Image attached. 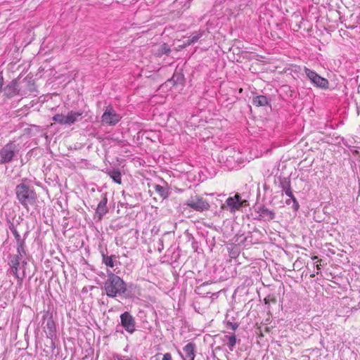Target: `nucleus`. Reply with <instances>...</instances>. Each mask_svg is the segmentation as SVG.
Segmentation results:
<instances>
[{"instance_id":"nucleus-1","label":"nucleus","mask_w":360,"mask_h":360,"mask_svg":"<svg viewBox=\"0 0 360 360\" xmlns=\"http://www.w3.org/2000/svg\"><path fill=\"white\" fill-rule=\"evenodd\" d=\"M15 193L19 203L27 210L37 204V194L27 179H21V182L15 186Z\"/></svg>"},{"instance_id":"nucleus-2","label":"nucleus","mask_w":360,"mask_h":360,"mask_svg":"<svg viewBox=\"0 0 360 360\" xmlns=\"http://www.w3.org/2000/svg\"><path fill=\"white\" fill-rule=\"evenodd\" d=\"M103 288L106 295L109 297L115 298L117 296L130 297L127 283L121 277L111 271L108 272L107 279L104 282Z\"/></svg>"},{"instance_id":"nucleus-3","label":"nucleus","mask_w":360,"mask_h":360,"mask_svg":"<svg viewBox=\"0 0 360 360\" xmlns=\"http://www.w3.org/2000/svg\"><path fill=\"white\" fill-rule=\"evenodd\" d=\"M19 152L18 145L9 141L0 149V165L11 162Z\"/></svg>"},{"instance_id":"nucleus-4","label":"nucleus","mask_w":360,"mask_h":360,"mask_svg":"<svg viewBox=\"0 0 360 360\" xmlns=\"http://www.w3.org/2000/svg\"><path fill=\"white\" fill-rule=\"evenodd\" d=\"M304 70L307 78L314 86L322 89H327L328 88L329 82L327 79L321 77L315 71L307 67H304Z\"/></svg>"},{"instance_id":"nucleus-5","label":"nucleus","mask_w":360,"mask_h":360,"mask_svg":"<svg viewBox=\"0 0 360 360\" xmlns=\"http://www.w3.org/2000/svg\"><path fill=\"white\" fill-rule=\"evenodd\" d=\"M247 205V200H242L240 194L236 193L233 197H229L225 204L221 206L222 209L229 210L231 213H234L240 207Z\"/></svg>"},{"instance_id":"nucleus-6","label":"nucleus","mask_w":360,"mask_h":360,"mask_svg":"<svg viewBox=\"0 0 360 360\" xmlns=\"http://www.w3.org/2000/svg\"><path fill=\"white\" fill-rule=\"evenodd\" d=\"M238 153L232 147H227L219 155V161L226 164L227 167H233Z\"/></svg>"},{"instance_id":"nucleus-7","label":"nucleus","mask_w":360,"mask_h":360,"mask_svg":"<svg viewBox=\"0 0 360 360\" xmlns=\"http://www.w3.org/2000/svg\"><path fill=\"white\" fill-rule=\"evenodd\" d=\"M122 117L117 114L111 106H108L101 116V122L103 124L115 126Z\"/></svg>"},{"instance_id":"nucleus-8","label":"nucleus","mask_w":360,"mask_h":360,"mask_svg":"<svg viewBox=\"0 0 360 360\" xmlns=\"http://www.w3.org/2000/svg\"><path fill=\"white\" fill-rule=\"evenodd\" d=\"M186 205L198 212L208 210L210 208V205L207 201L199 195L191 197L186 201Z\"/></svg>"},{"instance_id":"nucleus-9","label":"nucleus","mask_w":360,"mask_h":360,"mask_svg":"<svg viewBox=\"0 0 360 360\" xmlns=\"http://www.w3.org/2000/svg\"><path fill=\"white\" fill-rule=\"evenodd\" d=\"M121 326L127 332L132 334L136 330V321L134 317L128 311L120 315Z\"/></svg>"},{"instance_id":"nucleus-10","label":"nucleus","mask_w":360,"mask_h":360,"mask_svg":"<svg viewBox=\"0 0 360 360\" xmlns=\"http://www.w3.org/2000/svg\"><path fill=\"white\" fill-rule=\"evenodd\" d=\"M2 90L4 96L7 98H11L20 93V89L16 79L12 80L4 89L2 88Z\"/></svg>"},{"instance_id":"nucleus-11","label":"nucleus","mask_w":360,"mask_h":360,"mask_svg":"<svg viewBox=\"0 0 360 360\" xmlns=\"http://www.w3.org/2000/svg\"><path fill=\"white\" fill-rule=\"evenodd\" d=\"M8 265L10 266L11 272L14 275V276L17 278L18 284L21 286L22 284L23 278L25 276V271L23 270L22 276H20L18 274L19 268L20 263L15 260L9 259Z\"/></svg>"},{"instance_id":"nucleus-12","label":"nucleus","mask_w":360,"mask_h":360,"mask_svg":"<svg viewBox=\"0 0 360 360\" xmlns=\"http://www.w3.org/2000/svg\"><path fill=\"white\" fill-rule=\"evenodd\" d=\"M184 356H182L183 360H194L195 356L196 346L193 342H188L183 347Z\"/></svg>"},{"instance_id":"nucleus-13","label":"nucleus","mask_w":360,"mask_h":360,"mask_svg":"<svg viewBox=\"0 0 360 360\" xmlns=\"http://www.w3.org/2000/svg\"><path fill=\"white\" fill-rule=\"evenodd\" d=\"M255 210L256 212L259 213L261 217H263L268 221H271L275 218V212L269 210L264 205L256 207Z\"/></svg>"},{"instance_id":"nucleus-14","label":"nucleus","mask_w":360,"mask_h":360,"mask_svg":"<svg viewBox=\"0 0 360 360\" xmlns=\"http://www.w3.org/2000/svg\"><path fill=\"white\" fill-rule=\"evenodd\" d=\"M44 329L48 338L53 340L56 337L55 323L51 317L47 320Z\"/></svg>"},{"instance_id":"nucleus-15","label":"nucleus","mask_w":360,"mask_h":360,"mask_svg":"<svg viewBox=\"0 0 360 360\" xmlns=\"http://www.w3.org/2000/svg\"><path fill=\"white\" fill-rule=\"evenodd\" d=\"M107 202H108V198L105 195L103 197L102 200L99 202L96 214L98 215V219H101L102 217L108 212V210L107 208Z\"/></svg>"},{"instance_id":"nucleus-16","label":"nucleus","mask_w":360,"mask_h":360,"mask_svg":"<svg viewBox=\"0 0 360 360\" xmlns=\"http://www.w3.org/2000/svg\"><path fill=\"white\" fill-rule=\"evenodd\" d=\"M279 180V186L282 189L283 191L285 192L286 195H290L292 191L290 179L288 177H281L278 178Z\"/></svg>"},{"instance_id":"nucleus-17","label":"nucleus","mask_w":360,"mask_h":360,"mask_svg":"<svg viewBox=\"0 0 360 360\" xmlns=\"http://www.w3.org/2000/svg\"><path fill=\"white\" fill-rule=\"evenodd\" d=\"M252 104L257 107L270 105L269 99L263 95L253 97Z\"/></svg>"},{"instance_id":"nucleus-18","label":"nucleus","mask_w":360,"mask_h":360,"mask_svg":"<svg viewBox=\"0 0 360 360\" xmlns=\"http://www.w3.org/2000/svg\"><path fill=\"white\" fill-rule=\"evenodd\" d=\"M82 112L70 111L66 115L68 125H71L77 122L82 115Z\"/></svg>"},{"instance_id":"nucleus-19","label":"nucleus","mask_w":360,"mask_h":360,"mask_svg":"<svg viewBox=\"0 0 360 360\" xmlns=\"http://www.w3.org/2000/svg\"><path fill=\"white\" fill-rule=\"evenodd\" d=\"M224 342H228V347L230 351H233L236 344V337L234 334L231 335H224L222 338Z\"/></svg>"},{"instance_id":"nucleus-20","label":"nucleus","mask_w":360,"mask_h":360,"mask_svg":"<svg viewBox=\"0 0 360 360\" xmlns=\"http://www.w3.org/2000/svg\"><path fill=\"white\" fill-rule=\"evenodd\" d=\"M154 188L155 192L163 199H166L169 197V191L167 188L163 187L160 185H155Z\"/></svg>"},{"instance_id":"nucleus-21","label":"nucleus","mask_w":360,"mask_h":360,"mask_svg":"<svg viewBox=\"0 0 360 360\" xmlns=\"http://www.w3.org/2000/svg\"><path fill=\"white\" fill-rule=\"evenodd\" d=\"M109 176L117 184H122L121 173L118 169H113L108 172Z\"/></svg>"},{"instance_id":"nucleus-22","label":"nucleus","mask_w":360,"mask_h":360,"mask_svg":"<svg viewBox=\"0 0 360 360\" xmlns=\"http://www.w3.org/2000/svg\"><path fill=\"white\" fill-rule=\"evenodd\" d=\"M101 257H102V262L103 264H105L107 266L112 268L114 266V262L112 259V257H115V255L108 256L104 251H101Z\"/></svg>"},{"instance_id":"nucleus-23","label":"nucleus","mask_w":360,"mask_h":360,"mask_svg":"<svg viewBox=\"0 0 360 360\" xmlns=\"http://www.w3.org/2000/svg\"><path fill=\"white\" fill-rule=\"evenodd\" d=\"M52 120L62 125H68L67 117L66 115L63 114H56L53 117Z\"/></svg>"},{"instance_id":"nucleus-24","label":"nucleus","mask_w":360,"mask_h":360,"mask_svg":"<svg viewBox=\"0 0 360 360\" xmlns=\"http://www.w3.org/2000/svg\"><path fill=\"white\" fill-rule=\"evenodd\" d=\"M288 197H290V199L288 200H285V203L289 205H290L291 202H292V208L295 211H297L300 208V205L296 199V198L295 197V195H293L292 192L291 193V195H288Z\"/></svg>"},{"instance_id":"nucleus-25","label":"nucleus","mask_w":360,"mask_h":360,"mask_svg":"<svg viewBox=\"0 0 360 360\" xmlns=\"http://www.w3.org/2000/svg\"><path fill=\"white\" fill-rule=\"evenodd\" d=\"M171 49L168 45L167 44H163L158 49L157 54L158 56L169 55Z\"/></svg>"},{"instance_id":"nucleus-26","label":"nucleus","mask_w":360,"mask_h":360,"mask_svg":"<svg viewBox=\"0 0 360 360\" xmlns=\"http://www.w3.org/2000/svg\"><path fill=\"white\" fill-rule=\"evenodd\" d=\"M204 33V31H201L197 33L193 34L191 36L189 37V39H191V42H196L202 36Z\"/></svg>"},{"instance_id":"nucleus-27","label":"nucleus","mask_w":360,"mask_h":360,"mask_svg":"<svg viewBox=\"0 0 360 360\" xmlns=\"http://www.w3.org/2000/svg\"><path fill=\"white\" fill-rule=\"evenodd\" d=\"M8 228H9L10 231L12 232V233L13 234V236L15 238L20 236L19 234V233L18 232L13 222H11V221H8Z\"/></svg>"},{"instance_id":"nucleus-28","label":"nucleus","mask_w":360,"mask_h":360,"mask_svg":"<svg viewBox=\"0 0 360 360\" xmlns=\"http://www.w3.org/2000/svg\"><path fill=\"white\" fill-rule=\"evenodd\" d=\"M24 246L25 245H18L17 246V252L20 255H23L24 256L26 254V252H25Z\"/></svg>"},{"instance_id":"nucleus-29","label":"nucleus","mask_w":360,"mask_h":360,"mask_svg":"<svg viewBox=\"0 0 360 360\" xmlns=\"http://www.w3.org/2000/svg\"><path fill=\"white\" fill-rule=\"evenodd\" d=\"M22 257H23V255H20L19 254H16V255H11L9 259H11V260L17 259V262L20 263Z\"/></svg>"},{"instance_id":"nucleus-30","label":"nucleus","mask_w":360,"mask_h":360,"mask_svg":"<svg viewBox=\"0 0 360 360\" xmlns=\"http://www.w3.org/2000/svg\"><path fill=\"white\" fill-rule=\"evenodd\" d=\"M18 245H25V239L21 238V236L15 238Z\"/></svg>"},{"instance_id":"nucleus-31","label":"nucleus","mask_w":360,"mask_h":360,"mask_svg":"<svg viewBox=\"0 0 360 360\" xmlns=\"http://www.w3.org/2000/svg\"><path fill=\"white\" fill-rule=\"evenodd\" d=\"M162 360H172L170 353H166L163 355Z\"/></svg>"},{"instance_id":"nucleus-32","label":"nucleus","mask_w":360,"mask_h":360,"mask_svg":"<svg viewBox=\"0 0 360 360\" xmlns=\"http://www.w3.org/2000/svg\"><path fill=\"white\" fill-rule=\"evenodd\" d=\"M229 324L233 330H236L238 327V324L236 323H229Z\"/></svg>"},{"instance_id":"nucleus-33","label":"nucleus","mask_w":360,"mask_h":360,"mask_svg":"<svg viewBox=\"0 0 360 360\" xmlns=\"http://www.w3.org/2000/svg\"><path fill=\"white\" fill-rule=\"evenodd\" d=\"M158 243H159V247H158V250L160 251L162 249H163V240L160 239L159 241H158Z\"/></svg>"},{"instance_id":"nucleus-34","label":"nucleus","mask_w":360,"mask_h":360,"mask_svg":"<svg viewBox=\"0 0 360 360\" xmlns=\"http://www.w3.org/2000/svg\"><path fill=\"white\" fill-rule=\"evenodd\" d=\"M3 83H4L3 77L1 76H0V92L2 91Z\"/></svg>"},{"instance_id":"nucleus-35","label":"nucleus","mask_w":360,"mask_h":360,"mask_svg":"<svg viewBox=\"0 0 360 360\" xmlns=\"http://www.w3.org/2000/svg\"><path fill=\"white\" fill-rule=\"evenodd\" d=\"M20 264L22 265V267L25 269V266L27 265V262L25 260H22L20 262Z\"/></svg>"},{"instance_id":"nucleus-36","label":"nucleus","mask_w":360,"mask_h":360,"mask_svg":"<svg viewBox=\"0 0 360 360\" xmlns=\"http://www.w3.org/2000/svg\"><path fill=\"white\" fill-rule=\"evenodd\" d=\"M191 44H193V42H191V39H189V37L188 38V39L186 40V41L185 42V45H191Z\"/></svg>"},{"instance_id":"nucleus-37","label":"nucleus","mask_w":360,"mask_h":360,"mask_svg":"<svg viewBox=\"0 0 360 360\" xmlns=\"http://www.w3.org/2000/svg\"><path fill=\"white\" fill-rule=\"evenodd\" d=\"M347 27H348V28H351V29H354V27H356V26H354V25H351V26H348Z\"/></svg>"},{"instance_id":"nucleus-38","label":"nucleus","mask_w":360,"mask_h":360,"mask_svg":"<svg viewBox=\"0 0 360 360\" xmlns=\"http://www.w3.org/2000/svg\"><path fill=\"white\" fill-rule=\"evenodd\" d=\"M317 259H318V257L316 256H314V257H312L313 260H316Z\"/></svg>"},{"instance_id":"nucleus-39","label":"nucleus","mask_w":360,"mask_h":360,"mask_svg":"<svg viewBox=\"0 0 360 360\" xmlns=\"http://www.w3.org/2000/svg\"><path fill=\"white\" fill-rule=\"evenodd\" d=\"M354 16V14H352L351 16H350V18H353V17Z\"/></svg>"},{"instance_id":"nucleus-40","label":"nucleus","mask_w":360,"mask_h":360,"mask_svg":"<svg viewBox=\"0 0 360 360\" xmlns=\"http://www.w3.org/2000/svg\"><path fill=\"white\" fill-rule=\"evenodd\" d=\"M356 18L359 19V20H360V16H356Z\"/></svg>"}]
</instances>
